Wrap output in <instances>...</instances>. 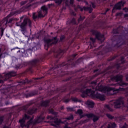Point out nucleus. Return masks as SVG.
Here are the masks:
<instances>
[{
  "label": "nucleus",
  "mask_w": 128,
  "mask_h": 128,
  "mask_svg": "<svg viewBox=\"0 0 128 128\" xmlns=\"http://www.w3.org/2000/svg\"><path fill=\"white\" fill-rule=\"evenodd\" d=\"M93 92H94V90H92V89H89L86 90L85 94L88 96H92V98H99L100 100H104V96L97 94L96 96H94V94H92Z\"/></svg>",
  "instance_id": "1"
},
{
  "label": "nucleus",
  "mask_w": 128,
  "mask_h": 128,
  "mask_svg": "<svg viewBox=\"0 0 128 128\" xmlns=\"http://www.w3.org/2000/svg\"><path fill=\"white\" fill-rule=\"evenodd\" d=\"M48 14V8L46 6H43L41 8L40 10L38 12V18H44Z\"/></svg>",
  "instance_id": "2"
},
{
  "label": "nucleus",
  "mask_w": 128,
  "mask_h": 128,
  "mask_svg": "<svg viewBox=\"0 0 128 128\" xmlns=\"http://www.w3.org/2000/svg\"><path fill=\"white\" fill-rule=\"evenodd\" d=\"M26 24H28L29 26H32V22H30V19H25L22 24H17V26H20L21 28H24V26H26Z\"/></svg>",
  "instance_id": "3"
},
{
  "label": "nucleus",
  "mask_w": 128,
  "mask_h": 128,
  "mask_svg": "<svg viewBox=\"0 0 128 128\" xmlns=\"http://www.w3.org/2000/svg\"><path fill=\"white\" fill-rule=\"evenodd\" d=\"M56 42H58V39H56V38H54L52 40H48L45 41L44 46H48L50 44H56Z\"/></svg>",
  "instance_id": "4"
},
{
  "label": "nucleus",
  "mask_w": 128,
  "mask_h": 128,
  "mask_svg": "<svg viewBox=\"0 0 128 128\" xmlns=\"http://www.w3.org/2000/svg\"><path fill=\"white\" fill-rule=\"evenodd\" d=\"M114 104L115 108H118L120 106H124V102L122 99H119L117 101L114 102Z\"/></svg>",
  "instance_id": "5"
},
{
  "label": "nucleus",
  "mask_w": 128,
  "mask_h": 128,
  "mask_svg": "<svg viewBox=\"0 0 128 128\" xmlns=\"http://www.w3.org/2000/svg\"><path fill=\"white\" fill-rule=\"evenodd\" d=\"M124 2H119L115 5L114 10H120V8H122V6H124Z\"/></svg>",
  "instance_id": "6"
},
{
  "label": "nucleus",
  "mask_w": 128,
  "mask_h": 128,
  "mask_svg": "<svg viewBox=\"0 0 128 128\" xmlns=\"http://www.w3.org/2000/svg\"><path fill=\"white\" fill-rule=\"evenodd\" d=\"M122 76H116L115 78V80H116V82H118V81H120V84H119L120 86H124V84H124V82H122Z\"/></svg>",
  "instance_id": "7"
},
{
  "label": "nucleus",
  "mask_w": 128,
  "mask_h": 128,
  "mask_svg": "<svg viewBox=\"0 0 128 128\" xmlns=\"http://www.w3.org/2000/svg\"><path fill=\"white\" fill-rule=\"evenodd\" d=\"M87 117L90 118H93V121L94 122H96V120H98V118L97 116H96L92 114H89L87 115Z\"/></svg>",
  "instance_id": "8"
},
{
  "label": "nucleus",
  "mask_w": 128,
  "mask_h": 128,
  "mask_svg": "<svg viewBox=\"0 0 128 128\" xmlns=\"http://www.w3.org/2000/svg\"><path fill=\"white\" fill-rule=\"evenodd\" d=\"M86 104L88 106V108H92L94 106V103L92 101L88 100L86 102Z\"/></svg>",
  "instance_id": "9"
},
{
  "label": "nucleus",
  "mask_w": 128,
  "mask_h": 128,
  "mask_svg": "<svg viewBox=\"0 0 128 128\" xmlns=\"http://www.w3.org/2000/svg\"><path fill=\"white\" fill-rule=\"evenodd\" d=\"M96 38L100 40H101L100 38H102V40H104V36L100 35V33H98V34L96 35Z\"/></svg>",
  "instance_id": "10"
},
{
  "label": "nucleus",
  "mask_w": 128,
  "mask_h": 128,
  "mask_svg": "<svg viewBox=\"0 0 128 128\" xmlns=\"http://www.w3.org/2000/svg\"><path fill=\"white\" fill-rule=\"evenodd\" d=\"M19 122L21 126H22V128H24V126H25L24 122H26V120H24V118H22V120H20Z\"/></svg>",
  "instance_id": "11"
},
{
  "label": "nucleus",
  "mask_w": 128,
  "mask_h": 128,
  "mask_svg": "<svg viewBox=\"0 0 128 128\" xmlns=\"http://www.w3.org/2000/svg\"><path fill=\"white\" fill-rule=\"evenodd\" d=\"M108 126L110 128H115L116 126V125L114 123H113V124L110 123L108 124Z\"/></svg>",
  "instance_id": "12"
},
{
  "label": "nucleus",
  "mask_w": 128,
  "mask_h": 128,
  "mask_svg": "<svg viewBox=\"0 0 128 128\" xmlns=\"http://www.w3.org/2000/svg\"><path fill=\"white\" fill-rule=\"evenodd\" d=\"M102 92H108V88H103L102 90H100Z\"/></svg>",
  "instance_id": "13"
},
{
  "label": "nucleus",
  "mask_w": 128,
  "mask_h": 128,
  "mask_svg": "<svg viewBox=\"0 0 128 128\" xmlns=\"http://www.w3.org/2000/svg\"><path fill=\"white\" fill-rule=\"evenodd\" d=\"M42 120H44V117H42H42H39L38 118V120H36V122H42Z\"/></svg>",
  "instance_id": "14"
},
{
  "label": "nucleus",
  "mask_w": 128,
  "mask_h": 128,
  "mask_svg": "<svg viewBox=\"0 0 128 128\" xmlns=\"http://www.w3.org/2000/svg\"><path fill=\"white\" fill-rule=\"evenodd\" d=\"M54 124H52V122H50V124L51 126H56V124H60V122H56V121H55V122H54Z\"/></svg>",
  "instance_id": "15"
},
{
  "label": "nucleus",
  "mask_w": 128,
  "mask_h": 128,
  "mask_svg": "<svg viewBox=\"0 0 128 128\" xmlns=\"http://www.w3.org/2000/svg\"><path fill=\"white\" fill-rule=\"evenodd\" d=\"M62 0H55V2L58 4H60L62 3Z\"/></svg>",
  "instance_id": "16"
},
{
  "label": "nucleus",
  "mask_w": 128,
  "mask_h": 128,
  "mask_svg": "<svg viewBox=\"0 0 128 128\" xmlns=\"http://www.w3.org/2000/svg\"><path fill=\"white\" fill-rule=\"evenodd\" d=\"M76 114H78L80 116L82 114V110H78L76 112Z\"/></svg>",
  "instance_id": "17"
},
{
  "label": "nucleus",
  "mask_w": 128,
  "mask_h": 128,
  "mask_svg": "<svg viewBox=\"0 0 128 128\" xmlns=\"http://www.w3.org/2000/svg\"><path fill=\"white\" fill-rule=\"evenodd\" d=\"M32 16H33L34 20H36V18H38V16H36V14H34V13L33 14Z\"/></svg>",
  "instance_id": "18"
},
{
  "label": "nucleus",
  "mask_w": 128,
  "mask_h": 128,
  "mask_svg": "<svg viewBox=\"0 0 128 128\" xmlns=\"http://www.w3.org/2000/svg\"><path fill=\"white\" fill-rule=\"evenodd\" d=\"M106 116H107L108 118H112V116H110V114H107Z\"/></svg>",
  "instance_id": "19"
},
{
  "label": "nucleus",
  "mask_w": 128,
  "mask_h": 128,
  "mask_svg": "<svg viewBox=\"0 0 128 128\" xmlns=\"http://www.w3.org/2000/svg\"><path fill=\"white\" fill-rule=\"evenodd\" d=\"M73 118L72 116H71L70 117L68 118L67 120H72Z\"/></svg>",
  "instance_id": "20"
},
{
  "label": "nucleus",
  "mask_w": 128,
  "mask_h": 128,
  "mask_svg": "<svg viewBox=\"0 0 128 128\" xmlns=\"http://www.w3.org/2000/svg\"><path fill=\"white\" fill-rule=\"evenodd\" d=\"M90 40L92 41L93 42H94L96 41V39H94V38H90Z\"/></svg>",
  "instance_id": "21"
},
{
  "label": "nucleus",
  "mask_w": 128,
  "mask_h": 128,
  "mask_svg": "<svg viewBox=\"0 0 128 128\" xmlns=\"http://www.w3.org/2000/svg\"><path fill=\"white\" fill-rule=\"evenodd\" d=\"M72 100H73L74 102H78V98H74L72 99Z\"/></svg>",
  "instance_id": "22"
},
{
  "label": "nucleus",
  "mask_w": 128,
  "mask_h": 128,
  "mask_svg": "<svg viewBox=\"0 0 128 128\" xmlns=\"http://www.w3.org/2000/svg\"><path fill=\"white\" fill-rule=\"evenodd\" d=\"M124 18H128V14H126L124 15Z\"/></svg>",
  "instance_id": "23"
},
{
  "label": "nucleus",
  "mask_w": 128,
  "mask_h": 128,
  "mask_svg": "<svg viewBox=\"0 0 128 128\" xmlns=\"http://www.w3.org/2000/svg\"><path fill=\"white\" fill-rule=\"evenodd\" d=\"M73 2H74V0H70V4H73Z\"/></svg>",
  "instance_id": "24"
},
{
  "label": "nucleus",
  "mask_w": 128,
  "mask_h": 128,
  "mask_svg": "<svg viewBox=\"0 0 128 128\" xmlns=\"http://www.w3.org/2000/svg\"><path fill=\"white\" fill-rule=\"evenodd\" d=\"M92 8H95L94 5V4H92Z\"/></svg>",
  "instance_id": "25"
},
{
  "label": "nucleus",
  "mask_w": 128,
  "mask_h": 128,
  "mask_svg": "<svg viewBox=\"0 0 128 128\" xmlns=\"http://www.w3.org/2000/svg\"><path fill=\"white\" fill-rule=\"evenodd\" d=\"M78 22H80V20H82V18H80V19L78 20Z\"/></svg>",
  "instance_id": "26"
},
{
  "label": "nucleus",
  "mask_w": 128,
  "mask_h": 128,
  "mask_svg": "<svg viewBox=\"0 0 128 128\" xmlns=\"http://www.w3.org/2000/svg\"><path fill=\"white\" fill-rule=\"evenodd\" d=\"M68 110H72V108H68Z\"/></svg>",
  "instance_id": "27"
},
{
  "label": "nucleus",
  "mask_w": 128,
  "mask_h": 128,
  "mask_svg": "<svg viewBox=\"0 0 128 128\" xmlns=\"http://www.w3.org/2000/svg\"><path fill=\"white\" fill-rule=\"evenodd\" d=\"M21 4H26V2L24 3V2H22Z\"/></svg>",
  "instance_id": "28"
},
{
  "label": "nucleus",
  "mask_w": 128,
  "mask_h": 128,
  "mask_svg": "<svg viewBox=\"0 0 128 128\" xmlns=\"http://www.w3.org/2000/svg\"><path fill=\"white\" fill-rule=\"evenodd\" d=\"M84 10H86V7H84Z\"/></svg>",
  "instance_id": "29"
},
{
  "label": "nucleus",
  "mask_w": 128,
  "mask_h": 128,
  "mask_svg": "<svg viewBox=\"0 0 128 128\" xmlns=\"http://www.w3.org/2000/svg\"><path fill=\"white\" fill-rule=\"evenodd\" d=\"M110 92H112V90H110Z\"/></svg>",
  "instance_id": "30"
},
{
  "label": "nucleus",
  "mask_w": 128,
  "mask_h": 128,
  "mask_svg": "<svg viewBox=\"0 0 128 128\" xmlns=\"http://www.w3.org/2000/svg\"><path fill=\"white\" fill-rule=\"evenodd\" d=\"M124 10H125L126 12V10H128V9H127V8H126Z\"/></svg>",
  "instance_id": "31"
},
{
  "label": "nucleus",
  "mask_w": 128,
  "mask_h": 128,
  "mask_svg": "<svg viewBox=\"0 0 128 128\" xmlns=\"http://www.w3.org/2000/svg\"><path fill=\"white\" fill-rule=\"evenodd\" d=\"M106 107L108 108H108V105H107V106H106Z\"/></svg>",
  "instance_id": "32"
},
{
  "label": "nucleus",
  "mask_w": 128,
  "mask_h": 128,
  "mask_svg": "<svg viewBox=\"0 0 128 128\" xmlns=\"http://www.w3.org/2000/svg\"><path fill=\"white\" fill-rule=\"evenodd\" d=\"M4 128H8V126H4Z\"/></svg>",
  "instance_id": "33"
},
{
  "label": "nucleus",
  "mask_w": 128,
  "mask_h": 128,
  "mask_svg": "<svg viewBox=\"0 0 128 128\" xmlns=\"http://www.w3.org/2000/svg\"><path fill=\"white\" fill-rule=\"evenodd\" d=\"M22 18H24V17L20 18V20H22Z\"/></svg>",
  "instance_id": "34"
},
{
  "label": "nucleus",
  "mask_w": 128,
  "mask_h": 128,
  "mask_svg": "<svg viewBox=\"0 0 128 128\" xmlns=\"http://www.w3.org/2000/svg\"><path fill=\"white\" fill-rule=\"evenodd\" d=\"M122 128H126V126H123L122 127Z\"/></svg>",
  "instance_id": "35"
},
{
  "label": "nucleus",
  "mask_w": 128,
  "mask_h": 128,
  "mask_svg": "<svg viewBox=\"0 0 128 128\" xmlns=\"http://www.w3.org/2000/svg\"><path fill=\"white\" fill-rule=\"evenodd\" d=\"M5 24H6V22Z\"/></svg>",
  "instance_id": "36"
},
{
  "label": "nucleus",
  "mask_w": 128,
  "mask_h": 128,
  "mask_svg": "<svg viewBox=\"0 0 128 128\" xmlns=\"http://www.w3.org/2000/svg\"><path fill=\"white\" fill-rule=\"evenodd\" d=\"M0 122H2V120H0Z\"/></svg>",
  "instance_id": "37"
},
{
  "label": "nucleus",
  "mask_w": 128,
  "mask_h": 128,
  "mask_svg": "<svg viewBox=\"0 0 128 128\" xmlns=\"http://www.w3.org/2000/svg\"><path fill=\"white\" fill-rule=\"evenodd\" d=\"M86 4H88V2H86Z\"/></svg>",
  "instance_id": "38"
},
{
  "label": "nucleus",
  "mask_w": 128,
  "mask_h": 128,
  "mask_svg": "<svg viewBox=\"0 0 128 128\" xmlns=\"http://www.w3.org/2000/svg\"><path fill=\"white\" fill-rule=\"evenodd\" d=\"M78 0V1H80V0Z\"/></svg>",
  "instance_id": "39"
},
{
  "label": "nucleus",
  "mask_w": 128,
  "mask_h": 128,
  "mask_svg": "<svg viewBox=\"0 0 128 128\" xmlns=\"http://www.w3.org/2000/svg\"><path fill=\"white\" fill-rule=\"evenodd\" d=\"M93 90H95V89L93 88Z\"/></svg>",
  "instance_id": "40"
}]
</instances>
